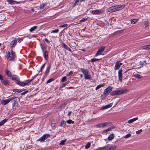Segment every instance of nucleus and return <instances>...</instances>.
I'll return each instance as SVG.
<instances>
[{"label":"nucleus","mask_w":150,"mask_h":150,"mask_svg":"<svg viewBox=\"0 0 150 150\" xmlns=\"http://www.w3.org/2000/svg\"><path fill=\"white\" fill-rule=\"evenodd\" d=\"M125 4H123L112 6L108 8L107 10V11L108 12L110 13L115 12L122 10L125 7Z\"/></svg>","instance_id":"nucleus-1"},{"label":"nucleus","mask_w":150,"mask_h":150,"mask_svg":"<svg viewBox=\"0 0 150 150\" xmlns=\"http://www.w3.org/2000/svg\"><path fill=\"white\" fill-rule=\"evenodd\" d=\"M16 58V54L15 52L12 50L8 52L6 56V58L12 61H14Z\"/></svg>","instance_id":"nucleus-2"},{"label":"nucleus","mask_w":150,"mask_h":150,"mask_svg":"<svg viewBox=\"0 0 150 150\" xmlns=\"http://www.w3.org/2000/svg\"><path fill=\"white\" fill-rule=\"evenodd\" d=\"M127 90H118L115 91H112L110 93V95L112 96H116L118 95H120L122 93H126Z\"/></svg>","instance_id":"nucleus-3"},{"label":"nucleus","mask_w":150,"mask_h":150,"mask_svg":"<svg viewBox=\"0 0 150 150\" xmlns=\"http://www.w3.org/2000/svg\"><path fill=\"white\" fill-rule=\"evenodd\" d=\"M33 79L30 80H26L25 81V82H23L20 81H19V82L18 83V85L21 86H24L26 85H27L30 84V83L33 80Z\"/></svg>","instance_id":"nucleus-4"},{"label":"nucleus","mask_w":150,"mask_h":150,"mask_svg":"<svg viewBox=\"0 0 150 150\" xmlns=\"http://www.w3.org/2000/svg\"><path fill=\"white\" fill-rule=\"evenodd\" d=\"M112 89V87L109 86L106 88L104 91L103 94L106 96H107L108 94L110 92Z\"/></svg>","instance_id":"nucleus-5"},{"label":"nucleus","mask_w":150,"mask_h":150,"mask_svg":"<svg viewBox=\"0 0 150 150\" xmlns=\"http://www.w3.org/2000/svg\"><path fill=\"white\" fill-rule=\"evenodd\" d=\"M50 135L49 134H44L37 140V141H40L41 142H44L45 140L47 138L49 137Z\"/></svg>","instance_id":"nucleus-6"},{"label":"nucleus","mask_w":150,"mask_h":150,"mask_svg":"<svg viewBox=\"0 0 150 150\" xmlns=\"http://www.w3.org/2000/svg\"><path fill=\"white\" fill-rule=\"evenodd\" d=\"M105 48V46H103L99 49L97 53L96 54L95 56L96 57L99 55H101L102 53L104 51Z\"/></svg>","instance_id":"nucleus-7"},{"label":"nucleus","mask_w":150,"mask_h":150,"mask_svg":"<svg viewBox=\"0 0 150 150\" xmlns=\"http://www.w3.org/2000/svg\"><path fill=\"white\" fill-rule=\"evenodd\" d=\"M122 69L121 68L119 70L118 72L119 80L121 82H122Z\"/></svg>","instance_id":"nucleus-8"},{"label":"nucleus","mask_w":150,"mask_h":150,"mask_svg":"<svg viewBox=\"0 0 150 150\" xmlns=\"http://www.w3.org/2000/svg\"><path fill=\"white\" fill-rule=\"evenodd\" d=\"M102 148L103 150H114L116 149V147L115 146H113L110 147L107 146Z\"/></svg>","instance_id":"nucleus-9"},{"label":"nucleus","mask_w":150,"mask_h":150,"mask_svg":"<svg viewBox=\"0 0 150 150\" xmlns=\"http://www.w3.org/2000/svg\"><path fill=\"white\" fill-rule=\"evenodd\" d=\"M61 46L62 47L64 48L69 51L71 52V49L68 47L67 45H66L63 42H62Z\"/></svg>","instance_id":"nucleus-10"},{"label":"nucleus","mask_w":150,"mask_h":150,"mask_svg":"<svg viewBox=\"0 0 150 150\" xmlns=\"http://www.w3.org/2000/svg\"><path fill=\"white\" fill-rule=\"evenodd\" d=\"M122 63L120 62L119 61H117L115 63L114 69L115 70H118L120 67L121 65L122 64Z\"/></svg>","instance_id":"nucleus-11"},{"label":"nucleus","mask_w":150,"mask_h":150,"mask_svg":"<svg viewBox=\"0 0 150 150\" xmlns=\"http://www.w3.org/2000/svg\"><path fill=\"white\" fill-rule=\"evenodd\" d=\"M43 56L45 60L47 61L49 59L48 57V52L47 51H46L45 52H42Z\"/></svg>","instance_id":"nucleus-12"},{"label":"nucleus","mask_w":150,"mask_h":150,"mask_svg":"<svg viewBox=\"0 0 150 150\" xmlns=\"http://www.w3.org/2000/svg\"><path fill=\"white\" fill-rule=\"evenodd\" d=\"M17 43V40L16 39L15 40H12L10 46L11 47H13L16 45Z\"/></svg>","instance_id":"nucleus-13"},{"label":"nucleus","mask_w":150,"mask_h":150,"mask_svg":"<svg viewBox=\"0 0 150 150\" xmlns=\"http://www.w3.org/2000/svg\"><path fill=\"white\" fill-rule=\"evenodd\" d=\"M112 103H110L108 104L107 105H106L105 106H103L100 109L101 110H103L105 109L108 108H109L111 107L112 105Z\"/></svg>","instance_id":"nucleus-14"},{"label":"nucleus","mask_w":150,"mask_h":150,"mask_svg":"<svg viewBox=\"0 0 150 150\" xmlns=\"http://www.w3.org/2000/svg\"><path fill=\"white\" fill-rule=\"evenodd\" d=\"M10 100L8 98L6 100H3L1 101V104L4 105H6L10 102Z\"/></svg>","instance_id":"nucleus-15"},{"label":"nucleus","mask_w":150,"mask_h":150,"mask_svg":"<svg viewBox=\"0 0 150 150\" xmlns=\"http://www.w3.org/2000/svg\"><path fill=\"white\" fill-rule=\"evenodd\" d=\"M102 11L99 10H92L91 11V13L92 14H98L102 13Z\"/></svg>","instance_id":"nucleus-16"},{"label":"nucleus","mask_w":150,"mask_h":150,"mask_svg":"<svg viewBox=\"0 0 150 150\" xmlns=\"http://www.w3.org/2000/svg\"><path fill=\"white\" fill-rule=\"evenodd\" d=\"M7 2L10 4H19L20 3L19 2H17L16 1H15L13 0H7Z\"/></svg>","instance_id":"nucleus-17"},{"label":"nucleus","mask_w":150,"mask_h":150,"mask_svg":"<svg viewBox=\"0 0 150 150\" xmlns=\"http://www.w3.org/2000/svg\"><path fill=\"white\" fill-rule=\"evenodd\" d=\"M1 83L4 85H5L6 86L9 85V82L8 81L3 79L1 81Z\"/></svg>","instance_id":"nucleus-18"},{"label":"nucleus","mask_w":150,"mask_h":150,"mask_svg":"<svg viewBox=\"0 0 150 150\" xmlns=\"http://www.w3.org/2000/svg\"><path fill=\"white\" fill-rule=\"evenodd\" d=\"M80 69L81 70L82 72L84 75L86 74H88V73L89 72L88 70L85 69L81 68Z\"/></svg>","instance_id":"nucleus-19"},{"label":"nucleus","mask_w":150,"mask_h":150,"mask_svg":"<svg viewBox=\"0 0 150 150\" xmlns=\"http://www.w3.org/2000/svg\"><path fill=\"white\" fill-rule=\"evenodd\" d=\"M40 45L41 46L42 52L45 51H46V46L45 45H43L41 43H40Z\"/></svg>","instance_id":"nucleus-20"},{"label":"nucleus","mask_w":150,"mask_h":150,"mask_svg":"<svg viewBox=\"0 0 150 150\" xmlns=\"http://www.w3.org/2000/svg\"><path fill=\"white\" fill-rule=\"evenodd\" d=\"M138 119V117H135L132 119H130L129 120L128 123L129 124H131L133 122H134L135 121L137 120Z\"/></svg>","instance_id":"nucleus-21"},{"label":"nucleus","mask_w":150,"mask_h":150,"mask_svg":"<svg viewBox=\"0 0 150 150\" xmlns=\"http://www.w3.org/2000/svg\"><path fill=\"white\" fill-rule=\"evenodd\" d=\"M134 76L136 78L138 79H141L143 77V76H142L137 74L134 75Z\"/></svg>","instance_id":"nucleus-22"},{"label":"nucleus","mask_w":150,"mask_h":150,"mask_svg":"<svg viewBox=\"0 0 150 150\" xmlns=\"http://www.w3.org/2000/svg\"><path fill=\"white\" fill-rule=\"evenodd\" d=\"M142 48L144 50H150V45L143 46Z\"/></svg>","instance_id":"nucleus-23"},{"label":"nucleus","mask_w":150,"mask_h":150,"mask_svg":"<svg viewBox=\"0 0 150 150\" xmlns=\"http://www.w3.org/2000/svg\"><path fill=\"white\" fill-rule=\"evenodd\" d=\"M138 19H133L131 20V22L132 24H134L138 21Z\"/></svg>","instance_id":"nucleus-24"},{"label":"nucleus","mask_w":150,"mask_h":150,"mask_svg":"<svg viewBox=\"0 0 150 150\" xmlns=\"http://www.w3.org/2000/svg\"><path fill=\"white\" fill-rule=\"evenodd\" d=\"M85 77V79H89L91 78V75L89 74V72L88 74H86L84 75Z\"/></svg>","instance_id":"nucleus-25"},{"label":"nucleus","mask_w":150,"mask_h":150,"mask_svg":"<svg viewBox=\"0 0 150 150\" xmlns=\"http://www.w3.org/2000/svg\"><path fill=\"white\" fill-rule=\"evenodd\" d=\"M104 127H108L111 125V123L109 122H105L103 123Z\"/></svg>","instance_id":"nucleus-26"},{"label":"nucleus","mask_w":150,"mask_h":150,"mask_svg":"<svg viewBox=\"0 0 150 150\" xmlns=\"http://www.w3.org/2000/svg\"><path fill=\"white\" fill-rule=\"evenodd\" d=\"M50 65L48 64L47 66V68L45 72L46 74H48L50 70Z\"/></svg>","instance_id":"nucleus-27"},{"label":"nucleus","mask_w":150,"mask_h":150,"mask_svg":"<svg viewBox=\"0 0 150 150\" xmlns=\"http://www.w3.org/2000/svg\"><path fill=\"white\" fill-rule=\"evenodd\" d=\"M38 26H35L31 28L30 30L29 31L30 32H32L35 30L37 28Z\"/></svg>","instance_id":"nucleus-28"},{"label":"nucleus","mask_w":150,"mask_h":150,"mask_svg":"<svg viewBox=\"0 0 150 150\" xmlns=\"http://www.w3.org/2000/svg\"><path fill=\"white\" fill-rule=\"evenodd\" d=\"M96 127L100 128L104 127L103 124V123H100L96 125Z\"/></svg>","instance_id":"nucleus-29"},{"label":"nucleus","mask_w":150,"mask_h":150,"mask_svg":"<svg viewBox=\"0 0 150 150\" xmlns=\"http://www.w3.org/2000/svg\"><path fill=\"white\" fill-rule=\"evenodd\" d=\"M66 124V121L64 120H62L61 122L60 126L61 127H64Z\"/></svg>","instance_id":"nucleus-30"},{"label":"nucleus","mask_w":150,"mask_h":150,"mask_svg":"<svg viewBox=\"0 0 150 150\" xmlns=\"http://www.w3.org/2000/svg\"><path fill=\"white\" fill-rule=\"evenodd\" d=\"M47 3H42L40 5V8L43 9L47 5Z\"/></svg>","instance_id":"nucleus-31"},{"label":"nucleus","mask_w":150,"mask_h":150,"mask_svg":"<svg viewBox=\"0 0 150 150\" xmlns=\"http://www.w3.org/2000/svg\"><path fill=\"white\" fill-rule=\"evenodd\" d=\"M114 137V134H110L108 137V139L109 140H112Z\"/></svg>","instance_id":"nucleus-32"},{"label":"nucleus","mask_w":150,"mask_h":150,"mask_svg":"<svg viewBox=\"0 0 150 150\" xmlns=\"http://www.w3.org/2000/svg\"><path fill=\"white\" fill-rule=\"evenodd\" d=\"M66 105V103H64L63 104H61V105L59 107V109L60 108V110L62 108H64V107Z\"/></svg>","instance_id":"nucleus-33"},{"label":"nucleus","mask_w":150,"mask_h":150,"mask_svg":"<svg viewBox=\"0 0 150 150\" xmlns=\"http://www.w3.org/2000/svg\"><path fill=\"white\" fill-rule=\"evenodd\" d=\"M104 86V84L103 83L102 84H100L98 85L96 88V90H97L99 88H100Z\"/></svg>","instance_id":"nucleus-34"},{"label":"nucleus","mask_w":150,"mask_h":150,"mask_svg":"<svg viewBox=\"0 0 150 150\" xmlns=\"http://www.w3.org/2000/svg\"><path fill=\"white\" fill-rule=\"evenodd\" d=\"M6 74L7 76L8 77H11V73L10 71L6 70Z\"/></svg>","instance_id":"nucleus-35"},{"label":"nucleus","mask_w":150,"mask_h":150,"mask_svg":"<svg viewBox=\"0 0 150 150\" xmlns=\"http://www.w3.org/2000/svg\"><path fill=\"white\" fill-rule=\"evenodd\" d=\"M19 81V79L18 76H17L16 78L15 79L13 80V81H14L15 83H16L17 84H18Z\"/></svg>","instance_id":"nucleus-36"},{"label":"nucleus","mask_w":150,"mask_h":150,"mask_svg":"<svg viewBox=\"0 0 150 150\" xmlns=\"http://www.w3.org/2000/svg\"><path fill=\"white\" fill-rule=\"evenodd\" d=\"M91 143L90 142H88L86 145H85V149H88L91 146Z\"/></svg>","instance_id":"nucleus-37"},{"label":"nucleus","mask_w":150,"mask_h":150,"mask_svg":"<svg viewBox=\"0 0 150 150\" xmlns=\"http://www.w3.org/2000/svg\"><path fill=\"white\" fill-rule=\"evenodd\" d=\"M67 141V139H66L64 140H62L60 142V145H63L64 144L65 142H66Z\"/></svg>","instance_id":"nucleus-38"},{"label":"nucleus","mask_w":150,"mask_h":150,"mask_svg":"<svg viewBox=\"0 0 150 150\" xmlns=\"http://www.w3.org/2000/svg\"><path fill=\"white\" fill-rule=\"evenodd\" d=\"M100 59L93 58L92 59H91V60L90 61L91 62H96V61H97L99 60H100Z\"/></svg>","instance_id":"nucleus-39"},{"label":"nucleus","mask_w":150,"mask_h":150,"mask_svg":"<svg viewBox=\"0 0 150 150\" xmlns=\"http://www.w3.org/2000/svg\"><path fill=\"white\" fill-rule=\"evenodd\" d=\"M67 122L68 124H70L71 123H74V122L72 121L71 120H69L67 121Z\"/></svg>","instance_id":"nucleus-40"},{"label":"nucleus","mask_w":150,"mask_h":150,"mask_svg":"<svg viewBox=\"0 0 150 150\" xmlns=\"http://www.w3.org/2000/svg\"><path fill=\"white\" fill-rule=\"evenodd\" d=\"M149 24L148 23V22L147 21H146L144 22V26H145V28H146L149 25Z\"/></svg>","instance_id":"nucleus-41"},{"label":"nucleus","mask_w":150,"mask_h":150,"mask_svg":"<svg viewBox=\"0 0 150 150\" xmlns=\"http://www.w3.org/2000/svg\"><path fill=\"white\" fill-rule=\"evenodd\" d=\"M59 32V30L58 29H57L55 30H53L51 32V33H57Z\"/></svg>","instance_id":"nucleus-42"},{"label":"nucleus","mask_w":150,"mask_h":150,"mask_svg":"<svg viewBox=\"0 0 150 150\" xmlns=\"http://www.w3.org/2000/svg\"><path fill=\"white\" fill-rule=\"evenodd\" d=\"M67 79V77L66 76H64L62 78L61 80V82H63L66 81Z\"/></svg>","instance_id":"nucleus-43"},{"label":"nucleus","mask_w":150,"mask_h":150,"mask_svg":"<svg viewBox=\"0 0 150 150\" xmlns=\"http://www.w3.org/2000/svg\"><path fill=\"white\" fill-rule=\"evenodd\" d=\"M17 76L16 75H13L12 76H11L10 78L12 79V80L13 81Z\"/></svg>","instance_id":"nucleus-44"},{"label":"nucleus","mask_w":150,"mask_h":150,"mask_svg":"<svg viewBox=\"0 0 150 150\" xmlns=\"http://www.w3.org/2000/svg\"><path fill=\"white\" fill-rule=\"evenodd\" d=\"M131 136V134L129 133H128V134H127L126 135L124 136L123 137L125 138L126 139L130 137Z\"/></svg>","instance_id":"nucleus-45"},{"label":"nucleus","mask_w":150,"mask_h":150,"mask_svg":"<svg viewBox=\"0 0 150 150\" xmlns=\"http://www.w3.org/2000/svg\"><path fill=\"white\" fill-rule=\"evenodd\" d=\"M54 79L53 78H51L49 79L47 81V83H50L54 80Z\"/></svg>","instance_id":"nucleus-46"},{"label":"nucleus","mask_w":150,"mask_h":150,"mask_svg":"<svg viewBox=\"0 0 150 150\" xmlns=\"http://www.w3.org/2000/svg\"><path fill=\"white\" fill-rule=\"evenodd\" d=\"M7 121V120L5 119L4 120H3L1 121L0 122H1V124H2V125H3L5 123H6V122Z\"/></svg>","instance_id":"nucleus-47"},{"label":"nucleus","mask_w":150,"mask_h":150,"mask_svg":"<svg viewBox=\"0 0 150 150\" xmlns=\"http://www.w3.org/2000/svg\"><path fill=\"white\" fill-rule=\"evenodd\" d=\"M88 19V18H83L81 20H80V22H84L86 20H87Z\"/></svg>","instance_id":"nucleus-48"},{"label":"nucleus","mask_w":150,"mask_h":150,"mask_svg":"<svg viewBox=\"0 0 150 150\" xmlns=\"http://www.w3.org/2000/svg\"><path fill=\"white\" fill-rule=\"evenodd\" d=\"M68 25L67 24H65L64 25H61L59 26V27L60 28H64L67 27V26Z\"/></svg>","instance_id":"nucleus-49"},{"label":"nucleus","mask_w":150,"mask_h":150,"mask_svg":"<svg viewBox=\"0 0 150 150\" xmlns=\"http://www.w3.org/2000/svg\"><path fill=\"white\" fill-rule=\"evenodd\" d=\"M142 129H141L140 130L137 131L136 132V133L137 134H140L141 133V132H142Z\"/></svg>","instance_id":"nucleus-50"},{"label":"nucleus","mask_w":150,"mask_h":150,"mask_svg":"<svg viewBox=\"0 0 150 150\" xmlns=\"http://www.w3.org/2000/svg\"><path fill=\"white\" fill-rule=\"evenodd\" d=\"M19 89H13V91L15 92H17L18 93H19Z\"/></svg>","instance_id":"nucleus-51"},{"label":"nucleus","mask_w":150,"mask_h":150,"mask_svg":"<svg viewBox=\"0 0 150 150\" xmlns=\"http://www.w3.org/2000/svg\"><path fill=\"white\" fill-rule=\"evenodd\" d=\"M79 1V0H76L74 2V4L73 6V7H74L76 6L77 3Z\"/></svg>","instance_id":"nucleus-52"},{"label":"nucleus","mask_w":150,"mask_h":150,"mask_svg":"<svg viewBox=\"0 0 150 150\" xmlns=\"http://www.w3.org/2000/svg\"><path fill=\"white\" fill-rule=\"evenodd\" d=\"M28 92V91L27 90L26 91H24V92H23V93H22L21 94V95H23L27 93Z\"/></svg>","instance_id":"nucleus-53"},{"label":"nucleus","mask_w":150,"mask_h":150,"mask_svg":"<svg viewBox=\"0 0 150 150\" xmlns=\"http://www.w3.org/2000/svg\"><path fill=\"white\" fill-rule=\"evenodd\" d=\"M115 127L114 126H112V127H110L108 129V131H109L111 129H114L115 128Z\"/></svg>","instance_id":"nucleus-54"},{"label":"nucleus","mask_w":150,"mask_h":150,"mask_svg":"<svg viewBox=\"0 0 150 150\" xmlns=\"http://www.w3.org/2000/svg\"><path fill=\"white\" fill-rule=\"evenodd\" d=\"M66 84H67L66 83L63 84H62V85L60 87V88H62L64 87V86H66Z\"/></svg>","instance_id":"nucleus-55"},{"label":"nucleus","mask_w":150,"mask_h":150,"mask_svg":"<svg viewBox=\"0 0 150 150\" xmlns=\"http://www.w3.org/2000/svg\"><path fill=\"white\" fill-rule=\"evenodd\" d=\"M17 102L16 101H15L12 104V107L13 108L15 105L16 104Z\"/></svg>","instance_id":"nucleus-56"},{"label":"nucleus","mask_w":150,"mask_h":150,"mask_svg":"<svg viewBox=\"0 0 150 150\" xmlns=\"http://www.w3.org/2000/svg\"><path fill=\"white\" fill-rule=\"evenodd\" d=\"M16 98V97H12L11 98H9L8 99H10V101H11L12 100H13V99H14L15 98Z\"/></svg>","instance_id":"nucleus-57"},{"label":"nucleus","mask_w":150,"mask_h":150,"mask_svg":"<svg viewBox=\"0 0 150 150\" xmlns=\"http://www.w3.org/2000/svg\"><path fill=\"white\" fill-rule=\"evenodd\" d=\"M23 40V38H20L18 40V42L19 43H20L21 41H22Z\"/></svg>","instance_id":"nucleus-58"},{"label":"nucleus","mask_w":150,"mask_h":150,"mask_svg":"<svg viewBox=\"0 0 150 150\" xmlns=\"http://www.w3.org/2000/svg\"><path fill=\"white\" fill-rule=\"evenodd\" d=\"M3 76L0 74V80H1V81L3 79Z\"/></svg>","instance_id":"nucleus-59"},{"label":"nucleus","mask_w":150,"mask_h":150,"mask_svg":"<svg viewBox=\"0 0 150 150\" xmlns=\"http://www.w3.org/2000/svg\"><path fill=\"white\" fill-rule=\"evenodd\" d=\"M72 112L71 111H70L69 112H68V113L67 115H68V116H69L71 114V113H72Z\"/></svg>","instance_id":"nucleus-60"},{"label":"nucleus","mask_w":150,"mask_h":150,"mask_svg":"<svg viewBox=\"0 0 150 150\" xmlns=\"http://www.w3.org/2000/svg\"><path fill=\"white\" fill-rule=\"evenodd\" d=\"M108 131V130L107 129H105V130H103V133H106V132H107Z\"/></svg>","instance_id":"nucleus-61"},{"label":"nucleus","mask_w":150,"mask_h":150,"mask_svg":"<svg viewBox=\"0 0 150 150\" xmlns=\"http://www.w3.org/2000/svg\"><path fill=\"white\" fill-rule=\"evenodd\" d=\"M73 74V72L72 71H70L69 73V76H70L72 74Z\"/></svg>","instance_id":"nucleus-62"},{"label":"nucleus","mask_w":150,"mask_h":150,"mask_svg":"<svg viewBox=\"0 0 150 150\" xmlns=\"http://www.w3.org/2000/svg\"><path fill=\"white\" fill-rule=\"evenodd\" d=\"M45 64H43L42 66L41 67V68H40V71H42V69L44 67H45Z\"/></svg>","instance_id":"nucleus-63"},{"label":"nucleus","mask_w":150,"mask_h":150,"mask_svg":"<svg viewBox=\"0 0 150 150\" xmlns=\"http://www.w3.org/2000/svg\"><path fill=\"white\" fill-rule=\"evenodd\" d=\"M96 150H103V149H102V148H99L96 149Z\"/></svg>","instance_id":"nucleus-64"}]
</instances>
